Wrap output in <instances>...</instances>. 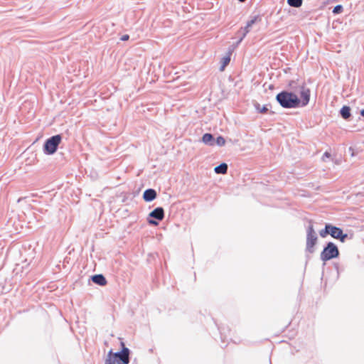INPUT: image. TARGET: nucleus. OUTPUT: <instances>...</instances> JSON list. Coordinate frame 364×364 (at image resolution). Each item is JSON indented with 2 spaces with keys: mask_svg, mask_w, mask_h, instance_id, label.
I'll return each mask as SVG.
<instances>
[{
  "mask_svg": "<svg viewBox=\"0 0 364 364\" xmlns=\"http://www.w3.org/2000/svg\"><path fill=\"white\" fill-rule=\"evenodd\" d=\"M310 99V90L301 86L296 93L282 92L277 95L278 102L285 108H296L306 106Z\"/></svg>",
  "mask_w": 364,
  "mask_h": 364,
  "instance_id": "obj_1",
  "label": "nucleus"
},
{
  "mask_svg": "<svg viewBox=\"0 0 364 364\" xmlns=\"http://www.w3.org/2000/svg\"><path fill=\"white\" fill-rule=\"evenodd\" d=\"M122 349L120 352L112 353L109 351L105 364H129L130 350L121 343Z\"/></svg>",
  "mask_w": 364,
  "mask_h": 364,
  "instance_id": "obj_2",
  "label": "nucleus"
},
{
  "mask_svg": "<svg viewBox=\"0 0 364 364\" xmlns=\"http://www.w3.org/2000/svg\"><path fill=\"white\" fill-rule=\"evenodd\" d=\"M62 141V135L56 134L48 138L43 146V153L46 155H52L56 152L59 144Z\"/></svg>",
  "mask_w": 364,
  "mask_h": 364,
  "instance_id": "obj_3",
  "label": "nucleus"
},
{
  "mask_svg": "<svg viewBox=\"0 0 364 364\" xmlns=\"http://www.w3.org/2000/svg\"><path fill=\"white\" fill-rule=\"evenodd\" d=\"M317 241V233L314 228L313 224L310 222L306 228V250L309 253L314 252L315 245H316Z\"/></svg>",
  "mask_w": 364,
  "mask_h": 364,
  "instance_id": "obj_4",
  "label": "nucleus"
},
{
  "mask_svg": "<svg viewBox=\"0 0 364 364\" xmlns=\"http://www.w3.org/2000/svg\"><path fill=\"white\" fill-rule=\"evenodd\" d=\"M338 249L333 242H328L326 247L321 253V259L323 261L330 260L338 256Z\"/></svg>",
  "mask_w": 364,
  "mask_h": 364,
  "instance_id": "obj_5",
  "label": "nucleus"
},
{
  "mask_svg": "<svg viewBox=\"0 0 364 364\" xmlns=\"http://www.w3.org/2000/svg\"><path fill=\"white\" fill-rule=\"evenodd\" d=\"M330 235L333 238L340 240L342 242H344L348 237L347 234L343 233L341 229L331 225H330Z\"/></svg>",
  "mask_w": 364,
  "mask_h": 364,
  "instance_id": "obj_6",
  "label": "nucleus"
},
{
  "mask_svg": "<svg viewBox=\"0 0 364 364\" xmlns=\"http://www.w3.org/2000/svg\"><path fill=\"white\" fill-rule=\"evenodd\" d=\"M156 192L155 190L149 188L146 190L143 193V199L146 202H151L156 198Z\"/></svg>",
  "mask_w": 364,
  "mask_h": 364,
  "instance_id": "obj_7",
  "label": "nucleus"
},
{
  "mask_svg": "<svg viewBox=\"0 0 364 364\" xmlns=\"http://www.w3.org/2000/svg\"><path fill=\"white\" fill-rule=\"evenodd\" d=\"M149 216L161 220L164 218V210L161 207L156 208L149 214Z\"/></svg>",
  "mask_w": 364,
  "mask_h": 364,
  "instance_id": "obj_8",
  "label": "nucleus"
},
{
  "mask_svg": "<svg viewBox=\"0 0 364 364\" xmlns=\"http://www.w3.org/2000/svg\"><path fill=\"white\" fill-rule=\"evenodd\" d=\"M92 282L100 286H105L107 284V280L102 274L92 276Z\"/></svg>",
  "mask_w": 364,
  "mask_h": 364,
  "instance_id": "obj_9",
  "label": "nucleus"
},
{
  "mask_svg": "<svg viewBox=\"0 0 364 364\" xmlns=\"http://www.w3.org/2000/svg\"><path fill=\"white\" fill-rule=\"evenodd\" d=\"M202 141L207 145L213 146L215 144V141L213 139V136L211 134H205L202 137Z\"/></svg>",
  "mask_w": 364,
  "mask_h": 364,
  "instance_id": "obj_10",
  "label": "nucleus"
},
{
  "mask_svg": "<svg viewBox=\"0 0 364 364\" xmlns=\"http://www.w3.org/2000/svg\"><path fill=\"white\" fill-rule=\"evenodd\" d=\"M214 171L216 173L225 174L228 171V165L225 163H223L220 165L215 167Z\"/></svg>",
  "mask_w": 364,
  "mask_h": 364,
  "instance_id": "obj_11",
  "label": "nucleus"
},
{
  "mask_svg": "<svg viewBox=\"0 0 364 364\" xmlns=\"http://www.w3.org/2000/svg\"><path fill=\"white\" fill-rule=\"evenodd\" d=\"M258 21H260V18L259 16H254L250 20H249L247 23V25L245 26L246 28V32H250L252 26L256 23Z\"/></svg>",
  "mask_w": 364,
  "mask_h": 364,
  "instance_id": "obj_12",
  "label": "nucleus"
},
{
  "mask_svg": "<svg viewBox=\"0 0 364 364\" xmlns=\"http://www.w3.org/2000/svg\"><path fill=\"white\" fill-rule=\"evenodd\" d=\"M341 114L343 119H348L350 115V108L348 107L344 106L341 109Z\"/></svg>",
  "mask_w": 364,
  "mask_h": 364,
  "instance_id": "obj_13",
  "label": "nucleus"
},
{
  "mask_svg": "<svg viewBox=\"0 0 364 364\" xmlns=\"http://www.w3.org/2000/svg\"><path fill=\"white\" fill-rule=\"evenodd\" d=\"M288 4L291 6L299 7L302 4V0H287Z\"/></svg>",
  "mask_w": 364,
  "mask_h": 364,
  "instance_id": "obj_14",
  "label": "nucleus"
},
{
  "mask_svg": "<svg viewBox=\"0 0 364 364\" xmlns=\"http://www.w3.org/2000/svg\"><path fill=\"white\" fill-rule=\"evenodd\" d=\"M319 234L322 237H325L328 234L330 235V224L326 225L325 229L321 230Z\"/></svg>",
  "mask_w": 364,
  "mask_h": 364,
  "instance_id": "obj_15",
  "label": "nucleus"
},
{
  "mask_svg": "<svg viewBox=\"0 0 364 364\" xmlns=\"http://www.w3.org/2000/svg\"><path fill=\"white\" fill-rule=\"evenodd\" d=\"M230 55H228L227 56H225L222 59V66L220 68V70H223L225 67L230 63Z\"/></svg>",
  "mask_w": 364,
  "mask_h": 364,
  "instance_id": "obj_16",
  "label": "nucleus"
},
{
  "mask_svg": "<svg viewBox=\"0 0 364 364\" xmlns=\"http://www.w3.org/2000/svg\"><path fill=\"white\" fill-rule=\"evenodd\" d=\"M215 143L219 146H223L225 144V139L223 136H220L217 138Z\"/></svg>",
  "mask_w": 364,
  "mask_h": 364,
  "instance_id": "obj_17",
  "label": "nucleus"
},
{
  "mask_svg": "<svg viewBox=\"0 0 364 364\" xmlns=\"http://www.w3.org/2000/svg\"><path fill=\"white\" fill-rule=\"evenodd\" d=\"M255 107L257 110L261 113H265L268 110V108L266 106L262 107L259 104H257Z\"/></svg>",
  "mask_w": 364,
  "mask_h": 364,
  "instance_id": "obj_18",
  "label": "nucleus"
},
{
  "mask_svg": "<svg viewBox=\"0 0 364 364\" xmlns=\"http://www.w3.org/2000/svg\"><path fill=\"white\" fill-rule=\"evenodd\" d=\"M343 10V7L341 5H337L334 7L333 10V13L335 14H340Z\"/></svg>",
  "mask_w": 364,
  "mask_h": 364,
  "instance_id": "obj_19",
  "label": "nucleus"
},
{
  "mask_svg": "<svg viewBox=\"0 0 364 364\" xmlns=\"http://www.w3.org/2000/svg\"><path fill=\"white\" fill-rule=\"evenodd\" d=\"M242 31H243L242 36L240 38V39L238 41L237 44H239L242 41V39L245 37V36L249 33V32H246V28L245 27L242 28Z\"/></svg>",
  "mask_w": 364,
  "mask_h": 364,
  "instance_id": "obj_20",
  "label": "nucleus"
},
{
  "mask_svg": "<svg viewBox=\"0 0 364 364\" xmlns=\"http://www.w3.org/2000/svg\"><path fill=\"white\" fill-rule=\"evenodd\" d=\"M129 36L128 35H123L121 37V41H127L129 39Z\"/></svg>",
  "mask_w": 364,
  "mask_h": 364,
  "instance_id": "obj_21",
  "label": "nucleus"
},
{
  "mask_svg": "<svg viewBox=\"0 0 364 364\" xmlns=\"http://www.w3.org/2000/svg\"><path fill=\"white\" fill-rule=\"evenodd\" d=\"M148 222L149 224H151V225H158V223L154 220H149Z\"/></svg>",
  "mask_w": 364,
  "mask_h": 364,
  "instance_id": "obj_22",
  "label": "nucleus"
},
{
  "mask_svg": "<svg viewBox=\"0 0 364 364\" xmlns=\"http://www.w3.org/2000/svg\"><path fill=\"white\" fill-rule=\"evenodd\" d=\"M330 157V154L328 152H326L323 156V160L325 161L326 160V158H329Z\"/></svg>",
  "mask_w": 364,
  "mask_h": 364,
  "instance_id": "obj_23",
  "label": "nucleus"
},
{
  "mask_svg": "<svg viewBox=\"0 0 364 364\" xmlns=\"http://www.w3.org/2000/svg\"><path fill=\"white\" fill-rule=\"evenodd\" d=\"M348 151L350 153L351 156H353L354 155L353 151V149L352 148H349Z\"/></svg>",
  "mask_w": 364,
  "mask_h": 364,
  "instance_id": "obj_24",
  "label": "nucleus"
},
{
  "mask_svg": "<svg viewBox=\"0 0 364 364\" xmlns=\"http://www.w3.org/2000/svg\"><path fill=\"white\" fill-rule=\"evenodd\" d=\"M87 282H88V284L91 283V276H89V277L87 279Z\"/></svg>",
  "mask_w": 364,
  "mask_h": 364,
  "instance_id": "obj_25",
  "label": "nucleus"
},
{
  "mask_svg": "<svg viewBox=\"0 0 364 364\" xmlns=\"http://www.w3.org/2000/svg\"><path fill=\"white\" fill-rule=\"evenodd\" d=\"M360 114L364 117V109L361 110Z\"/></svg>",
  "mask_w": 364,
  "mask_h": 364,
  "instance_id": "obj_26",
  "label": "nucleus"
},
{
  "mask_svg": "<svg viewBox=\"0 0 364 364\" xmlns=\"http://www.w3.org/2000/svg\"><path fill=\"white\" fill-rule=\"evenodd\" d=\"M240 2H244L245 0H238Z\"/></svg>",
  "mask_w": 364,
  "mask_h": 364,
  "instance_id": "obj_27",
  "label": "nucleus"
}]
</instances>
